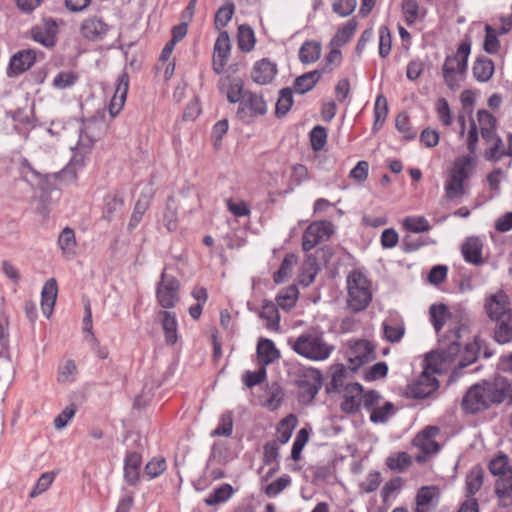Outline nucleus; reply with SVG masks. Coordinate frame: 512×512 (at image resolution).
<instances>
[{
	"instance_id": "nucleus-38",
	"label": "nucleus",
	"mask_w": 512,
	"mask_h": 512,
	"mask_svg": "<svg viewBox=\"0 0 512 512\" xmlns=\"http://www.w3.org/2000/svg\"><path fill=\"white\" fill-rule=\"evenodd\" d=\"M302 272L300 274V283L309 286L318 273V267L315 257L308 255L302 264Z\"/></svg>"
},
{
	"instance_id": "nucleus-53",
	"label": "nucleus",
	"mask_w": 512,
	"mask_h": 512,
	"mask_svg": "<svg viewBox=\"0 0 512 512\" xmlns=\"http://www.w3.org/2000/svg\"><path fill=\"white\" fill-rule=\"evenodd\" d=\"M484 50L489 54L497 53L500 48V42L497 38V32L490 25L485 26Z\"/></svg>"
},
{
	"instance_id": "nucleus-17",
	"label": "nucleus",
	"mask_w": 512,
	"mask_h": 512,
	"mask_svg": "<svg viewBox=\"0 0 512 512\" xmlns=\"http://www.w3.org/2000/svg\"><path fill=\"white\" fill-rule=\"evenodd\" d=\"M246 109L250 111L251 116L264 115L267 112V105L262 95L251 91H245L243 100L241 101L240 107L237 111L240 118L245 117Z\"/></svg>"
},
{
	"instance_id": "nucleus-63",
	"label": "nucleus",
	"mask_w": 512,
	"mask_h": 512,
	"mask_svg": "<svg viewBox=\"0 0 512 512\" xmlns=\"http://www.w3.org/2000/svg\"><path fill=\"white\" fill-rule=\"evenodd\" d=\"M437 495V488L434 486H424L419 489L416 495L417 506H428Z\"/></svg>"
},
{
	"instance_id": "nucleus-62",
	"label": "nucleus",
	"mask_w": 512,
	"mask_h": 512,
	"mask_svg": "<svg viewBox=\"0 0 512 512\" xmlns=\"http://www.w3.org/2000/svg\"><path fill=\"white\" fill-rule=\"evenodd\" d=\"M381 474L377 471L370 472L365 480L360 483V490L365 493H371L377 490L381 484Z\"/></svg>"
},
{
	"instance_id": "nucleus-35",
	"label": "nucleus",
	"mask_w": 512,
	"mask_h": 512,
	"mask_svg": "<svg viewBox=\"0 0 512 512\" xmlns=\"http://www.w3.org/2000/svg\"><path fill=\"white\" fill-rule=\"evenodd\" d=\"M386 465L394 472L403 473L412 465V458L407 452L394 453L387 457Z\"/></svg>"
},
{
	"instance_id": "nucleus-60",
	"label": "nucleus",
	"mask_w": 512,
	"mask_h": 512,
	"mask_svg": "<svg viewBox=\"0 0 512 512\" xmlns=\"http://www.w3.org/2000/svg\"><path fill=\"white\" fill-rule=\"evenodd\" d=\"M404 481L401 477H394L386 482L381 490V496L384 503L388 502L390 496L401 490Z\"/></svg>"
},
{
	"instance_id": "nucleus-16",
	"label": "nucleus",
	"mask_w": 512,
	"mask_h": 512,
	"mask_svg": "<svg viewBox=\"0 0 512 512\" xmlns=\"http://www.w3.org/2000/svg\"><path fill=\"white\" fill-rule=\"evenodd\" d=\"M341 409L345 413L355 414L362 405L363 387L359 383H350L343 389Z\"/></svg>"
},
{
	"instance_id": "nucleus-20",
	"label": "nucleus",
	"mask_w": 512,
	"mask_h": 512,
	"mask_svg": "<svg viewBox=\"0 0 512 512\" xmlns=\"http://www.w3.org/2000/svg\"><path fill=\"white\" fill-rule=\"evenodd\" d=\"M277 73V66L268 59H261L254 64L251 77L260 85L269 84Z\"/></svg>"
},
{
	"instance_id": "nucleus-55",
	"label": "nucleus",
	"mask_w": 512,
	"mask_h": 512,
	"mask_svg": "<svg viewBox=\"0 0 512 512\" xmlns=\"http://www.w3.org/2000/svg\"><path fill=\"white\" fill-rule=\"evenodd\" d=\"M296 259L293 255L286 256L282 261L280 268L277 272L274 273V281L277 284L284 282L287 276L291 273L293 265L295 264Z\"/></svg>"
},
{
	"instance_id": "nucleus-47",
	"label": "nucleus",
	"mask_w": 512,
	"mask_h": 512,
	"mask_svg": "<svg viewBox=\"0 0 512 512\" xmlns=\"http://www.w3.org/2000/svg\"><path fill=\"white\" fill-rule=\"evenodd\" d=\"M489 470L495 476L505 474L508 470H512L509 465V458L506 454L501 453L493 458L489 463Z\"/></svg>"
},
{
	"instance_id": "nucleus-42",
	"label": "nucleus",
	"mask_w": 512,
	"mask_h": 512,
	"mask_svg": "<svg viewBox=\"0 0 512 512\" xmlns=\"http://www.w3.org/2000/svg\"><path fill=\"white\" fill-rule=\"evenodd\" d=\"M293 90L291 88H283L279 92V98L276 103L275 114L277 117L285 116L293 104Z\"/></svg>"
},
{
	"instance_id": "nucleus-4",
	"label": "nucleus",
	"mask_w": 512,
	"mask_h": 512,
	"mask_svg": "<svg viewBox=\"0 0 512 512\" xmlns=\"http://www.w3.org/2000/svg\"><path fill=\"white\" fill-rule=\"evenodd\" d=\"M289 345L294 352L313 361H323L329 358L334 350L323 338L322 333L307 331L295 340H289Z\"/></svg>"
},
{
	"instance_id": "nucleus-1",
	"label": "nucleus",
	"mask_w": 512,
	"mask_h": 512,
	"mask_svg": "<svg viewBox=\"0 0 512 512\" xmlns=\"http://www.w3.org/2000/svg\"><path fill=\"white\" fill-rule=\"evenodd\" d=\"M461 327L451 330L448 335L440 340L435 351L427 354L426 367L418 379L410 386V393L414 398L423 399L430 396L438 388V381L434 374L440 370L442 363L451 362L460 352Z\"/></svg>"
},
{
	"instance_id": "nucleus-14",
	"label": "nucleus",
	"mask_w": 512,
	"mask_h": 512,
	"mask_svg": "<svg viewBox=\"0 0 512 512\" xmlns=\"http://www.w3.org/2000/svg\"><path fill=\"white\" fill-rule=\"evenodd\" d=\"M109 31V25L103 17L93 15L85 18L80 26L81 35L89 41H100L104 39Z\"/></svg>"
},
{
	"instance_id": "nucleus-49",
	"label": "nucleus",
	"mask_w": 512,
	"mask_h": 512,
	"mask_svg": "<svg viewBox=\"0 0 512 512\" xmlns=\"http://www.w3.org/2000/svg\"><path fill=\"white\" fill-rule=\"evenodd\" d=\"M309 440V432L306 428L298 431L292 446L291 458L298 461L301 458V452Z\"/></svg>"
},
{
	"instance_id": "nucleus-34",
	"label": "nucleus",
	"mask_w": 512,
	"mask_h": 512,
	"mask_svg": "<svg viewBox=\"0 0 512 512\" xmlns=\"http://www.w3.org/2000/svg\"><path fill=\"white\" fill-rule=\"evenodd\" d=\"M495 483V493L501 500L512 502V469L498 476Z\"/></svg>"
},
{
	"instance_id": "nucleus-26",
	"label": "nucleus",
	"mask_w": 512,
	"mask_h": 512,
	"mask_svg": "<svg viewBox=\"0 0 512 512\" xmlns=\"http://www.w3.org/2000/svg\"><path fill=\"white\" fill-rule=\"evenodd\" d=\"M57 282L55 279H49L42 289L41 308L44 315L50 317L57 297Z\"/></svg>"
},
{
	"instance_id": "nucleus-40",
	"label": "nucleus",
	"mask_w": 512,
	"mask_h": 512,
	"mask_svg": "<svg viewBox=\"0 0 512 512\" xmlns=\"http://www.w3.org/2000/svg\"><path fill=\"white\" fill-rule=\"evenodd\" d=\"M298 294V289L294 285L282 289L276 298L278 306L284 310H290L295 306Z\"/></svg>"
},
{
	"instance_id": "nucleus-22",
	"label": "nucleus",
	"mask_w": 512,
	"mask_h": 512,
	"mask_svg": "<svg viewBox=\"0 0 512 512\" xmlns=\"http://www.w3.org/2000/svg\"><path fill=\"white\" fill-rule=\"evenodd\" d=\"M257 359L260 366H266L280 358V351L276 348L271 339L260 338L256 349Z\"/></svg>"
},
{
	"instance_id": "nucleus-7",
	"label": "nucleus",
	"mask_w": 512,
	"mask_h": 512,
	"mask_svg": "<svg viewBox=\"0 0 512 512\" xmlns=\"http://www.w3.org/2000/svg\"><path fill=\"white\" fill-rule=\"evenodd\" d=\"M471 51V44L469 41H463L458 46L455 55L447 56L443 68V78L446 85L454 90L459 87V82L456 75H464L467 71V61Z\"/></svg>"
},
{
	"instance_id": "nucleus-43",
	"label": "nucleus",
	"mask_w": 512,
	"mask_h": 512,
	"mask_svg": "<svg viewBox=\"0 0 512 512\" xmlns=\"http://www.w3.org/2000/svg\"><path fill=\"white\" fill-rule=\"evenodd\" d=\"M403 226L407 231L413 233L427 232L431 228L428 220L423 216L406 217L403 221Z\"/></svg>"
},
{
	"instance_id": "nucleus-59",
	"label": "nucleus",
	"mask_w": 512,
	"mask_h": 512,
	"mask_svg": "<svg viewBox=\"0 0 512 512\" xmlns=\"http://www.w3.org/2000/svg\"><path fill=\"white\" fill-rule=\"evenodd\" d=\"M291 483V478L288 475L281 476L273 481L265 488V493L268 497H273L285 490Z\"/></svg>"
},
{
	"instance_id": "nucleus-45",
	"label": "nucleus",
	"mask_w": 512,
	"mask_h": 512,
	"mask_svg": "<svg viewBox=\"0 0 512 512\" xmlns=\"http://www.w3.org/2000/svg\"><path fill=\"white\" fill-rule=\"evenodd\" d=\"M388 114L387 100L383 95H379L375 101L374 115L375 121L373 125L374 130L380 129L383 125Z\"/></svg>"
},
{
	"instance_id": "nucleus-44",
	"label": "nucleus",
	"mask_w": 512,
	"mask_h": 512,
	"mask_svg": "<svg viewBox=\"0 0 512 512\" xmlns=\"http://www.w3.org/2000/svg\"><path fill=\"white\" fill-rule=\"evenodd\" d=\"M233 494V488L229 484H222L214 490L206 499L205 503L209 506L217 505L227 501Z\"/></svg>"
},
{
	"instance_id": "nucleus-24",
	"label": "nucleus",
	"mask_w": 512,
	"mask_h": 512,
	"mask_svg": "<svg viewBox=\"0 0 512 512\" xmlns=\"http://www.w3.org/2000/svg\"><path fill=\"white\" fill-rule=\"evenodd\" d=\"M142 465V457L137 452H130L126 455L124 460V479L131 485L135 486L140 478V471Z\"/></svg>"
},
{
	"instance_id": "nucleus-6",
	"label": "nucleus",
	"mask_w": 512,
	"mask_h": 512,
	"mask_svg": "<svg viewBox=\"0 0 512 512\" xmlns=\"http://www.w3.org/2000/svg\"><path fill=\"white\" fill-rule=\"evenodd\" d=\"M348 307L353 312L365 310L372 301L371 284L360 271L353 270L347 276Z\"/></svg>"
},
{
	"instance_id": "nucleus-54",
	"label": "nucleus",
	"mask_w": 512,
	"mask_h": 512,
	"mask_svg": "<svg viewBox=\"0 0 512 512\" xmlns=\"http://www.w3.org/2000/svg\"><path fill=\"white\" fill-rule=\"evenodd\" d=\"M164 223L169 231H174L177 227V207L172 197L168 198L166 204Z\"/></svg>"
},
{
	"instance_id": "nucleus-46",
	"label": "nucleus",
	"mask_w": 512,
	"mask_h": 512,
	"mask_svg": "<svg viewBox=\"0 0 512 512\" xmlns=\"http://www.w3.org/2000/svg\"><path fill=\"white\" fill-rule=\"evenodd\" d=\"M505 156H507L506 148L500 137L495 138V141L491 143V147L484 153L485 159L490 162H498Z\"/></svg>"
},
{
	"instance_id": "nucleus-21",
	"label": "nucleus",
	"mask_w": 512,
	"mask_h": 512,
	"mask_svg": "<svg viewBox=\"0 0 512 512\" xmlns=\"http://www.w3.org/2000/svg\"><path fill=\"white\" fill-rule=\"evenodd\" d=\"M157 319L161 323L164 331L166 344L174 345L178 340V323L175 313L167 310H160L157 313Z\"/></svg>"
},
{
	"instance_id": "nucleus-11",
	"label": "nucleus",
	"mask_w": 512,
	"mask_h": 512,
	"mask_svg": "<svg viewBox=\"0 0 512 512\" xmlns=\"http://www.w3.org/2000/svg\"><path fill=\"white\" fill-rule=\"evenodd\" d=\"M300 389V399L303 403L311 402L322 387V375L319 370L307 368L302 371L297 380Z\"/></svg>"
},
{
	"instance_id": "nucleus-18",
	"label": "nucleus",
	"mask_w": 512,
	"mask_h": 512,
	"mask_svg": "<svg viewBox=\"0 0 512 512\" xmlns=\"http://www.w3.org/2000/svg\"><path fill=\"white\" fill-rule=\"evenodd\" d=\"M230 38L227 32H221L214 45L213 69L217 74H221L226 66L230 53Z\"/></svg>"
},
{
	"instance_id": "nucleus-48",
	"label": "nucleus",
	"mask_w": 512,
	"mask_h": 512,
	"mask_svg": "<svg viewBox=\"0 0 512 512\" xmlns=\"http://www.w3.org/2000/svg\"><path fill=\"white\" fill-rule=\"evenodd\" d=\"M149 204L150 202L147 197L138 199L128 224V228L130 230L134 229L140 223L144 213L147 211L149 207Z\"/></svg>"
},
{
	"instance_id": "nucleus-41",
	"label": "nucleus",
	"mask_w": 512,
	"mask_h": 512,
	"mask_svg": "<svg viewBox=\"0 0 512 512\" xmlns=\"http://www.w3.org/2000/svg\"><path fill=\"white\" fill-rule=\"evenodd\" d=\"M255 36L252 28L246 24L238 28V46L242 51L249 52L254 48Z\"/></svg>"
},
{
	"instance_id": "nucleus-31",
	"label": "nucleus",
	"mask_w": 512,
	"mask_h": 512,
	"mask_svg": "<svg viewBox=\"0 0 512 512\" xmlns=\"http://www.w3.org/2000/svg\"><path fill=\"white\" fill-rule=\"evenodd\" d=\"M348 370L344 365L336 366L335 370L332 373L331 381L327 385L326 390L328 393L343 392L345 385L350 384L351 382L347 381Z\"/></svg>"
},
{
	"instance_id": "nucleus-61",
	"label": "nucleus",
	"mask_w": 512,
	"mask_h": 512,
	"mask_svg": "<svg viewBox=\"0 0 512 512\" xmlns=\"http://www.w3.org/2000/svg\"><path fill=\"white\" fill-rule=\"evenodd\" d=\"M383 332L384 337L388 342L396 343L402 339L405 333V328L403 325H389L384 323Z\"/></svg>"
},
{
	"instance_id": "nucleus-32",
	"label": "nucleus",
	"mask_w": 512,
	"mask_h": 512,
	"mask_svg": "<svg viewBox=\"0 0 512 512\" xmlns=\"http://www.w3.org/2000/svg\"><path fill=\"white\" fill-rule=\"evenodd\" d=\"M92 147L82 146L78 141L75 148H73V156L67 167L64 170V173H71L73 177L76 176L77 169H80L85 162V157L89 153Z\"/></svg>"
},
{
	"instance_id": "nucleus-50",
	"label": "nucleus",
	"mask_w": 512,
	"mask_h": 512,
	"mask_svg": "<svg viewBox=\"0 0 512 512\" xmlns=\"http://www.w3.org/2000/svg\"><path fill=\"white\" fill-rule=\"evenodd\" d=\"M78 79L76 73L71 71H63L57 74L52 82V85L56 89H66L73 86Z\"/></svg>"
},
{
	"instance_id": "nucleus-25",
	"label": "nucleus",
	"mask_w": 512,
	"mask_h": 512,
	"mask_svg": "<svg viewBox=\"0 0 512 512\" xmlns=\"http://www.w3.org/2000/svg\"><path fill=\"white\" fill-rule=\"evenodd\" d=\"M483 244L478 237H469L462 245V254L464 259L474 265L483 262L482 259Z\"/></svg>"
},
{
	"instance_id": "nucleus-52",
	"label": "nucleus",
	"mask_w": 512,
	"mask_h": 512,
	"mask_svg": "<svg viewBox=\"0 0 512 512\" xmlns=\"http://www.w3.org/2000/svg\"><path fill=\"white\" fill-rule=\"evenodd\" d=\"M327 132L322 126H315L310 132L311 147L314 151H320L326 144Z\"/></svg>"
},
{
	"instance_id": "nucleus-5",
	"label": "nucleus",
	"mask_w": 512,
	"mask_h": 512,
	"mask_svg": "<svg viewBox=\"0 0 512 512\" xmlns=\"http://www.w3.org/2000/svg\"><path fill=\"white\" fill-rule=\"evenodd\" d=\"M475 166V158L471 155L455 159L454 165L445 182V197L449 200L461 198L466 194L465 182L470 178Z\"/></svg>"
},
{
	"instance_id": "nucleus-10",
	"label": "nucleus",
	"mask_w": 512,
	"mask_h": 512,
	"mask_svg": "<svg viewBox=\"0 0 512 512\" xmlns=\"http://www.w3.org/2000/svg\"><path fill=\"white\" fill-rule=\"evenodd\" d=\"M439 432L437 426H427L413 438V445L422 452L415 458L418 463H425L428 456L439 452L440 445L436 441Z\"/></svg>"
},
{
	"instance_id": "nucleus-13",
	"label": "nucleus",
	"mask_w": 512,
	"mask_h": 512,
	"mask_svg": "<svg viewBox=\"0 0 512 512\" xmlns=\"http://www.w3.org/2000/svg\"><path fill=\"white\" fill-rule=\"evenodd\" d=\"M106 130V124L102 117H91L85 120L79 134V142L82 146L92 147Z\"/></svg>"
},
{
	"instance_id": "nucleus-23",
	"label": "nucleus",
	"mask_w": 512,
	"mask_h": 512,
	"mask_svg": "<svg viewBox=\"0 0 512 512\" xmlns=\"http://www.w3.org/2000/svg\"><path fill=\"white\" fill-rule=\"evenodd\" d=\"M374 359L372 345L366 340L356 341L349 352V360L355 366H360Z\"/></svg>"
},
{
	"instance_id": "nucleus-27",
	"label": "nucleus",
	"mask_w": 512,
	"mask_h": 512,
	"mask_svg": "<svg viewBox=\"0 0 512 512\" xmlns=\"http://www.w3.org/2000/svg\"><path fill=\"white\" fill-rule=\"evenodd\" d=\"M472 73L478 82H488L494 74L493 61L484 56L478 57L473 64Z\"/></svg>"
},
{
	"instance_id": "nucleus-57",
	"label": "nucleus",
	"mask_w": 512,
	"mask_h": 512,
	"mask_svg": "<svg viewBox=\"0 0 512 512\" xmlns=\"http://www.w3.org/2000/svg\"><path fill=\"white\" fill-rule=\"evenodd\" d=\"M234 13V5L229 4L219 8L216 12L214 24L216 29L220 30L224 28L228 22L232 19Z\"/></svg>"
},
{
	"instance_id": "nucleus-37",
	"label": "nucleus",
	"mask_w": 512,
	"mask_h": 512,
	"mask_svg": "<svg viewBox=\"0 0 512 512\" xmlns=\"http://www.w3.org/2000/svg\"><path fill=\"white\" fill-rule=\"evenodd\" d=\"M259 316L267 321L266 327L268 329L273 331L279 329L280 315L276 305L272 302L265 303L262 306Z\"/></svg>"
},
{
	"instance_id": "nucleus-9",
	"label": "nucleus",
	"mask_w": 512,
	"mask_h": 512,
	"mask_svg": "<svg viewBox=\"0 0 512 512\" xmlns=\"http://www.w3.org/2000/svg\"><path fill=\"white\" fill-rule=\"evenodd\" d=\"M334 233V226L330 221H314L305 229L302 236V248L308 252L317 245L329 240Z\"/></svg>"
},
{
	"instance_id": "nucleus-8",
	"label": "nucleus",
	"mask_w": 512,
	"mask_h": 512,
	"mask_svg": "<svg viewBox=\"0 0 512 512\" xmlns=\"http://www.w3.org/2000/svg\"><path fill=\"white\" fill-rule=\"evenodd\" d=\"M179 292L180 282L178 279L173 275L162 272L156 288L158 304L165 310L174 308L180 300Z\"/></svg>"
},
{
	"instance_id": "nucleus-2",
	"label": "nucleus",
	"mask_w": 512,
	"mask_h": 512,
	"mask_svg": "<svg viewBox=\"0 0 512 512\" xmlns=\"http://www.w3.org/2000/svg\"><path fill=\"white\" fill-rule=\"evenodd\" d=\"M508 389L507 379L498 376L493 382L475 384L469 388L462 400V408L469 414L488 409L492 404H501Z\"/></svg>"
},
{
	"instance_id": "nucleus-36",
	"label": "nucleus",
	"mask_w": 512,
	"mask_h": 512,
	"mask_svg": "<svg viewBox=\"0 0 512 512\" xmlns=\"http://www.w3.org/2000/svg\"><path fill=\"white\" fill-rule=\"evenodd\" d=\"M356 27V21L349 20L345 25L338 29L337 33L332 38L330 45L332 47H341L345 45L354 35Z\"/></svg>"
},
{
	"instance_id": "nucleus-39",
	"label": "nucleus",
	"mask_w": 512,
	"mask_h": 512,
	"mask_svg": "<svg viewBox=\"0 0 512 512\" xmlns=\"http://www.w3.org/2000/svg\"><path fill=\"white\" fill-rule=\"evenodd\" d=\"M297 425V417L293 414L288 415L282 419L277 428L278 441L285 444L291 438L292 432Z\"/></svg>"
},
{
	"instance_id": "nucleus-33",
	"label": "nucleus",
	"mask_w": 512,
	"mask_h": 512,
	"mask_svg": "<svg viewBox=\"0 0 512 512\" xmlns=\"http://www.w3.org/2000/svg\"><path fill=\"white\" fill-rule=\"evenodd\" d=\"M321 55V45L316 41H306L299 49V60L304 64L316 62Z\"/></svg>"
},
{
	"instance_id": "nucleus-64",
	"label": "nucleus",
	"mask_w": 512,
	"mask_h": 512,
	"mask_svg": "<svg viewBox=\"0 0 512 512\" xmlns=\"http://www.w3.org/2000/svg\"><path fill=\"white\" fill-rule=\"evenodd\" d=\"M266 379V368L260 366L257 371H247L243 376V381L248 388L261 384Z\"/></svg>"
},
{
	"instance_id": "nucleus-30",
	"label": "nucleus",
	"mask_w": 512,
	"mask_h": 512,
	"mask_svg": "<svg viewBox=\"0 0 512 512\" xmlns=\"http://www.w3.org/2000/svg\"><path fill=\"white\" fill-rule=\"evenodd\" d=\"M484 479V470L480 465H475L471 468L466 476V495L468 498H473L482 487Z\"/></svg>"
},
{
	"instance_id": "nucleus-58",
	"label": "nucleus",
	"mask_w": 512,
	"mask_h": 512,
	"mask_svg": "<svg viewBox=\"0 0 512 512\" xmlns=\"http://www.w3.org/2000/svg\"><path fill=\"white\" fill-rule=\"evenodd\" d=\"M33 39L44 45L45 47H52L55 44V35L48 29L36 27L32 29Z\"/></svg>"
},
{
	"instance_id": "nucleus-19",
	"label": "nucleus",
	"mask_w": 512,
	"mask_h": 512,
	"mask_svg": "<svg viewBox=\"0 0 512 512\" xmlns=\"http://www.w3.org/2000/svg\"><path fill=\"white\" fill-rule=\"evenodd\" d=\"M129 89V75L123 71L117 78V85L114 95L110 101L109 113L111 117H115L122 110Z\"/></svg>"
},
{
	"instance_id": "nucleus-29",
	"label": "nucleus",
	"mask_w": 512,
	"mask_h": 512,
	"mask_svg": "<svg viewBox=\"0 0 512 512\" xmlns=\"http://www.w3.org/2000/svg\"><path fill=\"white\" fill-rule=\"evenodd\" d=\"M322 76V71L314 70L298 76L294 81V91L305 94L312 90Z\"/></svg>"
},
{
	"instance_id": "nucleus-56",
	"label": "nucleus",
	"mask_w": 512,
	"mask_h": 512,
	"mask_svg": "<svg viewBox=\"0 0 512 512\" xmlns=\"http://www.w3.org/2000/svg\"><path fill=\"white\" fill-rule=\"evenodd\" d=\"M391 33L387 26H381L379 29V55L385 58L391 51Z\"/></svg>"
},
{
	"instance_id": "nucleus-51",
	"label": "nucleus",
	"mask_w": 512,
	"mask_h": 512,
	"mask_svg": "<svg viewBox=\"0 0 512 512\" xmlns=\"http://www.w3.org/2000/svg\"><path fill=\"white\" fill-rule=\"evenodd\" d=\"M394 413V405L386 402L381 407H376L371 411L370 421L373 423H384Z\"/></svg>"
},
{
	"instance_id": "nucleus-28",
	"label": "nucleus",
	"mask_w": 512,
	"mask_h": 512,
	"mask_svg": "<svg viewBox=\"0 0 512 512\" xmlns=\"http://www.w3.org/2000/svg\"><path fill=\"white\" fill-rule=\"evenodd\" d=\"M58 245L66 258H73L76 255L75 232L70 227H65L58 236Z\"/></svg>"
},
{
	"instance_id": "nucleus-3",
	"label": "nucleus",
	"mask_w": 512,
	"mask_h": 512,
	"mask_svg": "<svg viewBox=\"0 0 512 512\" xmlns=\"http://www.w3.org/2000/svg\"><path fill=\"white\" fill-rule=\"evenodd\" d=\"M484 311L494 321V340L499 344L512 341V307L508 295L499 290L485 298Z\"/></svg>"
},
{
	"instance_id": "nucleus-15",
	"label": "nucleus",
	"mask_w": 512,
	"mask_h": 512,
	"mask_svg": "<svg viewBox=\"0 0 512 512\" xmlns=\"http://www.w3.org/2000/svg\"><path fill=\"white\" fill-rule=\"evenodd\" d=\"M36 51L23 49L15 53L9 61L8 76H18L30 69L36 61Z\"/></svg>"
},
{
	"instance_id": "nucleus-12",
	"label": "nucleus",
	"mask_w": 512,
	"mask_h": 512,
	"mask_svg": "<svg viewBox=\"0 0 512 512\" xmlns=\"http://www.w3.org/2000/svg\"><path fill=\"white\" fill-rule=\"evenodd\" d=\"M430 319L431 322L436 330L437 333L440 332L442 327L448 323V330L446 333L440 337L439 341L448 335L451 330H456L457 327H461L460 331V339L459 342L461 343L462 334L466 331V325L461 323L460 321H454L452 319V315L449 313L448 308L444 304H434L429 309ZM440 342L438 343V345Z\"/></svg>"
}]
</instances>
